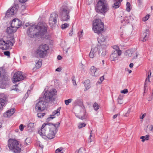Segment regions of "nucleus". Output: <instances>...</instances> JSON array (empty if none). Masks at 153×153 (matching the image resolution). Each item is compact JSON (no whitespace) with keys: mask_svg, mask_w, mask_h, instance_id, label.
<instances>
[{"mask_svg":"<svg viewBox=\"0 0 153 153\" xmlns=\"http://www.w3.org/2000/svg\"><path fill=\"white\" fill-rule=\"evenodd\" d=\"M126 10L128 11V12H129L130 11V3L128 2H127L126 3Z\"/></svg>","mask_w":153,"mask_h":153,"instance_id":"nucleus-35","label":"nucleus"},{"mask_svg":"<svg viewBox=\"0 0 153 153\" xmlns=\"http://www.w3.org/2000/svg\"><path fill=\"white\" fill-rule=\"evenodd\" d=\"M84 86L86 90L88 89L91 87L90 81L88 79L85 81L84 82Z\"/></svg>","mask_w":153,"mask_h":153,"instance_id":"nucleus-28","label":"nucleus"},{"mask_svg":"<svg viewBox=\"0 0 153 153\" xmlns=\"http://www.w3.org/2000/svg\"><path fill=\"white\" fill-rule=\"evenodd\" d=\"M118 115H119V114H116L115 115H114L113 116V118L114 119H115Z\"/></svg>","mask_w":153,"mask_h":153,"instance_id":"nucleus-58","label":"nucleus"},{"mask_svg":"<svg viewBox=\"0 0 153 153\" xmlns=\"http://www.w3.org/2000/svg\"><path fill=\"white\" fill-rule=\"evenodd\" d=\"M136 56H134L133 57V59H136L137 57V56H138V53L137 52H136Z\"/></svg>","mask_w":153,"mask_h":153,"instance_id":"nucleus-55","label":"nucleus"},{"mask_svg":"<svg viewBox=\"0 0 153 153\" xmlns=\"http://www.w3.org/2000/svg\"><path fill=\"white\" fill-rule=\"evenodd\" d=\"M8 147L15 153H21V148L18 142L15 139H10L8 140Z\"/></svg>","mask_w":153,"mask_h":153,"instance_id":"nucleus-5","label":"nucleus"},{"mask_svg":"<svg viewBox=\"0 0 153 153\" xmlns=\"http://www.w3.org/2000/svg\"><path fill=\"white\" fill-rule=\"evenodd\" d=\"M130 19V18L129 16H126L123 19L121 20V22L123 25H125L129 22Z\"/></svg>","mask_w":153,"mask_h":153,"instance_id":"nucleus-24","label":"nucleus"},{"mask_svg":"<svg viewBox=\"0 0 153 153\" xmlns=\"http://www.w3.org/2000/svg\"><path fill=\"white\" fill-rule=\"evenodd\" d=\"M51 123H44L43 124L40 130L38 131V133L41 136H46L47 133V128H49Z\"/></svg>","mask_w":153,"mask_h":153,"instance_id":"nucleus-11","label":"nucleus"},{"mask_svg":"<svg viewBox=\"0 0 153 153\" xmlns=\"http://www.w3.org/2000/svg\"><path fill=\"white\" fill-rule=\"evenodd\" d=\"M17 30L22 24V22L17 19H13L11 24Z\"/></svg>","mask_w":153,"mask_h":153,"instance_id":"nucleus-19","label":"nucleus"},{"mask_svg":"<svg viewBox=\"0 0 153 153\" xmlns=\"http://www.w3.org/2000/svg\"><path fill=\"white\" fill-rule=\"evenodd\" d=\"M149 16L150 15L149 14L147 15L145 17L143 18V21L144 22L146 21L149 18Z\"/></svg>","mask_w":153,"mask_h":153,"instance_id":"nucleus-42","label":"nucleus"},{"mask_svg":"<svg viewBox=\"0 0 153 153\" xmlns=\"http://www.w3.org/2000/svg\"><path fill=\"white\" fill-rule=\"evenodd\" d=\"M133 66H134V64L132 63H131L129 65V67L131 68H132L133 67Z\"/></svg>","mask_w":153,"mask_h":153,"instance_id":"nucleus-62","label":"nucleus"},{"mask_svg":"<svg viewBox=\"0 0 153 153\" xmlns=\"http://www.w3.org/2000/svg\"><path fill=\"white\" fill-rule=\"evenodd\" d=\"M149 135H147L145 136H142L140 137V139H142V141L144 142L145 140H147L149 139Z\"/></svg>","mask_w":153,"mask_h":153,"instance_id":"nucleus-33","label":"nucleus"},{"mask_svg":"<svg viewBox=\"0 0 153 153\" xmlns=\"http://www.w3.org/2000/svg\"><path fill=\"white\" fill-rule=\"evenodd\" d=\"M93 30L95 33H101L104 30V24L100 19H95L93 21Z\"/></svg>","mask_w":153,"mask_h":153,"instance_id":"nucleus-6","label":"nucleus"},{"mask_svg":"<svg viewBox=\"0 0 153 153\" xmlns=\"http://www.w3.org/2000/svg\"><path fill=\"white\" fill-rule=\"evenodd\" d=\"M45 113H39L37 114V116L39 118H42L45 115Z\"/></svg>","mask_w":153,"mask_h":153,"instance_id":"nucleus-41","label":"nucleus"},{"mask_svg":"<svg viewBox=\"0 0 153 153\" xmlns=\"http://www.w3.org/2000/svg\"><path fill=\"white\" fill-rule=\"evenodd\" d=\"M24 79V76L22 72L18 71L14 74L13 76V83L21 81Z\"/></svg>","mask_w":153,"mask_h":153,"instance_id":"nucleus-13","label":"nucleus"},{"mask_svg":"<svg viewBox=\"0 0 153 153\" xmlns=\"http://www.w3.org/2000/svg\"><path fill=\"white\" fill-rule=\"evenodd\" d=\"M72 10V7L69 6L67 3H65L62 5L59 10L69 13Z\"/></svg>","mask_w":153,"mask_h":153,"instance_id":"nucleus-16","label":"nucleus"},{"mask_svg":"<svg viewBox=\"0 0 153 153\" xmlns=\"http://www.w3.org/2000/svg\"><path fill=\"white\" fill-rule=\"evenodd\" d=\"M18 6L17 4L14 5L10 9H8L6 13L5 16L10 17L14 13H16L17 11Z\"/></svg>","mask_w":153,"mask_h":153,"instance_id":"nucleus-12","label":"nucleus"},{"mask_svg":"<svg viewBox=\"0 0 153 153\" xmlns=\"http://www.w3.org/2000/svg\"><path fill=\"white\" fill-rule=\"evenodd\" d=\"M62 57L60 56V55H58L57 56V59L58 60H60L62 59Z\"/></svg>","mask_w":153,"mask_h":153,"instance_id":"nucleus-61","label":"nucleus"},{"mask_svg":"<svg viewBox=\"0 0 153 153\" xmlns=\"http://www.w3.org/2000/svg\"><path fill=\"white\" fill-rule=\"evenodd\" d=\"M92 131L91 130L90 133V136L89 138V142H91L93 140H94V134L92 133Z\"/></svg>","mask_w":153,"mask_h":153,"instance_id":"nucleus-32","label":"nucleus"},{"mask_svg":"<svg viewBox=\"0 0 153 153\" xmlns=\"http://www.w3.org/2000/svg\"><path fill=\"white\" fill-rule=\"evenodd\" d=\"M73 84L74 85H76V80H74V81H72Z\"/></svg>","mask_w":153,"mask_h":153,"instance_id":"nucleus-63","label":"nucleus"},{"mask_svg":"<svg viewBox=\"0 0 153 153\" xmlns=\"http://www.w3.org/2000/svg\"><path fill=\"white\" fill-rule=\"evenodd\" d=\"M72 100L71 99H69L65 101V103L66 105H68L69 103H71Z\"/></svg>","mask_w":153,"mask_h":153,"instance_id":"nucleus-38","label":"nucleus"},{"mask_svg":"<svg viewBox=\"0 0 153 153\" xmlns=\"http://www.w3.org/2000/svg\"><path fill=\"white\" fill-rule=\"evenodd\" d=\"M122 53L121 51H119L118 52L117 51H112L111 54L110 59L111 61H115L118 59L119 56L121 55Z\"/></svg>","mask_w":153,"mask_h":153,"instance_id":"nucleus-14","label":"nucleus"},{"mask_svg":"<svg viewBox=\"0 0 153 153\" xmlns=\"http://www.w3.org/2000/svg\"><path fill=\"white\" fill-rule=\"evenodd\" d=\"M69 26V24L66 23L62 25L61 28L62 29H65L67 27H68Z\"/></svg>","mask_w":153,"mask_h":153,"instance_id":"nucleus-37","label":"nucleus"},{"mask_svg":"<svg viewBox=\"0 0 153 153\" xmlns=\"http://www.w3.org/2000/svg\"><path fill=\"white\" fill-rule=\"evenodd\" d=\"M59 14L62 21H67L70 18L69 13L59 10Z\"/></svg>","mask_w":153,"mask_h":153,"instance_id":"nucleus-15","label":"nucleus"},{"mask_svg":"<svg viewBox=\"0 0 153 153\" xmlns=\"http://www.w3.org/2000/svg\"><path fill=\"white\" fill-rule=\"evenodd\" d=\"M105 48L106 47L105 46L102 47L101 51H100V52H101V55L102 56H104L106 55V52L105 50Z\"/></svg>","mask_w":153,"mask_h":153,"instance_id":"nucleus-31","label":"nucleus"},{"mask_svg":"<svg viewBox=\"0 0 153 153\" xmlns=\"http://www.w3.org/2000/svg\"><path fill=\"white\" fill-rule=\"evenodd\" d=\"M121 92L123 94H126L128 92V89H124V90H122L121 91Z\"/></svg>","mask_w":153,"mask_h":153,"instance_id":"nucleus-48","label":"nucleus"},{"mask_svg":"<svg viewBox=\"0 0 153 153\" xmlns=\"http://www.w3.org/2000/svg\"><path fill=\"white\" fill-rule=\"evenodd\" d=\"M134 53V52L133 49H129L125 51V55L126 56H131Z\"/></svg>","mask_w":153,"mask_h":153,"instance_id":"nucleus-27","label":"nucleus"},{"mask_svg":"<svg viewBox=\"0 0 153 153\" xmlns=\"http://www.w3.org/2000/svg\"><path fill=\"white\" fill-rule=\"evenodd\" d=\"M146 114L145 113L141 117H140L141 119H143L146 116Z\"/></svg>","mask_w":153,"mask_h":153,"instance_id":"nucleus-59","label":"nucleus"},{"mask_svg":"<svg viewBox=\"0 0 153 153\" xmlns=\"http://www.w3.org/2000/svg\"><path fill=\"white\" fill-rule=\"evenodd\" d=\"M61 109V107L58 108L56 110H55L53 112L52 114L50 116V117L47 119V121L49 122L53 119L55 118V117L54 116L55 115L58 116L60 114V111Z\"/></svg>","mask_w":153,"mask_h":153,"instance_id":"nucleus-18","label":"nucleus"},{"mask_svg":"<svg viewBox=\"0 0 153 153\" xmlns=\"http://www.w3.org/2000/svg\"><path fill=\"white\" fill-rule=\"evenodd\" d=\"M86 124L84 123H80L78 126V127L79 128H81L83 127H85L86 126Z\"/></svg>","mask_w":153,"mask_h":153,"instance_id":"nucleus-39","label":"nucleus"},{"mask_svg":"<svg viewBox=\"0 0 153 153\" xmlns=\"http://www.w3.org/2000/svg\"><path fill=\"white\" fill-rule=\"evenodd\" d=\"M104 79V76H101L100 78V81H98V82L100 83H101L102 82L103 80Z\"/></svg>","mask_w":153,"mask_h":153,"instance_id":"nucleus-47","label":"nucleus"},{"mask_svg":"<svg viewBox=\"0 0 153 153\" xmlns=\"http://www.w3.org/2000/svg\"><path fill=\"white\" fill-rule=\"evenodd\" d=\"M93 107L94 109L96 111H97L99 108V106L97 104L96 102H95L93 105Z\"/></svg>","mask_w":153,"mask_h":153,"instance_id":"nucleus-36","label":"nucleus"},{"mask_svg":"<svg viewBox=\"0 0 153 153\" xmlns=\"http://www.w3.org/2000/svg\"><path fill=\"white\" fill-rule=\"evenodd\" d=\"M27 0H19V1L21 3H24Z\"/></svg>","mask_w":153,"mask_h":153,"instance_id":"nucleus-56","label":"nucleus"},{"mask_svg":"<svg viewBox=\"0 0 153 153\" xmlns=\"http://www.w3.org/2000/svg\"><path fill=\"white\" fill-rule=\"evenodd\" d=\"M62 150V148H59L56 149L55 151L56 153H58L60 152Z\"/></svg>","mask_w":153,"mask_h":153,"instance_id":"nucleus-49","label":"nucleus"},{"mask_svg":"<svg viewBox=\"0 0 153 153\" xmlns=\"http://www.w3.org/2000/svg\"><path fill=\"white\" fill-rule=\"evenodd\" d=\"M58 18V14L55 13H53L50 15L49 19V23L52 28L55 27L57 24V20Z\"/></svg>","mask_w":153,"mask_h":153,"instance_id":"nucleus-9","label":"nucleus"},{"mask_svg":"<svg viewBox=\"0 0 153 153\" xmlns=\"http://www.w3.org/2000/svg\"><path fill=\"white\" fill-rule=\"evenodd\" d=\"M78 109L80 110V112L75 115L76 117L82 120L86 119L87 115L84 108L83 107L79 106Z\"/></svg>","mask_w":153,"mask_h":153,"instance_id":"nucleus-10","label":"nucleus"},{"mask_svg":"<svg viewBox=\"0 0 153 153\" xmlns=\"http://www.w3.org/2000/svg\"><path fill=\"white\" fill-rule=\"evenodd\" d=\"M16 28H14L11 24V26L7 27L6 31L8 34H10L14 33L16 31Z\"/></svg>","mask_w":153,"mask_h":153,"instance_id":"nucleus-23","label":"nucleus"},{"mask_svg":"<svg viewBox=\"0 0 153 153\" xmlns=\"http://www.w3.org/2000/svg\"><path fill=\"white\" fill-rule=\"evenodd\" d=\"M34 126V123H30L28 125V128H32Z\"/></svg>","mask_w":153,"mask_h":153,"instance_id":"nucleus-44","label":"nucleus"},{"mask_svg":"<svg viewBox=\"0 0 153 153\" xmlns=\"http://www.w3.org/2000/svg\"><path fill=\"white\" fill-rule=\"evenodd\" d=\"M84 149L83 148H80L78 152L76 151L75 153H83V151H84Z\"/></svg>","mask_w":153,"mask_h":153,"instance_id":"nucleus-46","label":"nucleus"},{"mask_svg":"<svg viewBox=\"0 0 153 153\" xmlns=\"http://www.w3.org/2000/svg\"><path fill=\"white\" fill-rule=\"evenodd\" d=\"M56 91L55 89H52L50 91H46L43 95L44 101L41 100L38 102L35 106V109L37 111L40 112L44 110L48 106V103H51L55 100Z\"/></svg>","mask_w":153,"mask_h":153,"instance_id":"nucleus-1","label":"nucleus"},{"mask_svg":"<svg viewBox=\"0 0 153 153\" xmlns=\"http://www.w3.org/2000/svg\"><path fill=\"white\" fill-rule=\"evenodd\" d=\"M18 86V85H15L13 86V88L12 90H14L16 91L17 92H18L19 91V90L16 88V86Z\"/></svg>","mask_w":153,"mask_h":153,"instance_id":"nucleus-43","label":"nucleus"},{"mask_svg":"<svg viewBox=\"0 0 153 153\" xmlns=\"http://www.w3.org/2000/svg\"><path fill=\"white\" fill-rule=\"evenodd\" d=\"M1 97L0 98V110L2 108L4 105L5 102L7 100V95L4 93H1L0 95Z\"/></svg>","mask_w":153,"mask_h":153,"instance_id":"nucleus-17","label":"nucleus"},{"mask_svg":"<svg viewBox=\"0 0 153 153\" xmlns=\"http://www.w3.org/2000/svg\"><path fill=\"white\" fill-rule=\"evenodd\" d=\"M42 60L40 59L36 62V66L37 68H39L41 67L42 65Z\"/></svg>","mask_w":153,"mask_h":153,"instance_id":"nucleus-30","label":"nucleus"},{"mask_svg":"<svg viewBox=\"0 0 153 153\" xmlns=\"http://www.w3.org/2000/svg\"><path fill=\"white\" fill-rule=\"evenodd\" d=\"M149 34V29H146L145 32L143 33V35L144 37L143 38L142 41L143 42H145L148 39Z\"/></svg>","mask_w":153,"mask_h":153,"instance_id":"nucleus-25","label":"nucleus"},{"mask_svg":"<svg viewBox=\"0 0 153 153\" xmlns=\"http://www.w3.org/2000/svg\"><path fill=\"white\" fill-rule=\"evenodd\" d=\"M98 51L97 47L92 48L89 54V56L91 58H93L96 55Z\"/></svg>","mask_w":153,"mask_h":153,"instance_id":"nucleus-20","label":"nucleus"},{"mask_svg":"<svg viewBox=\"0 0 153 153\" xmlns=\"http://www.w3.org/2000/svg\"><path fill=\"white\" fill-rule=\"evenodd\" d=\"M112 48L113 49V50L112 51H117L118 52L119 51H121L120 49L118 47V46L117 45H114L112 47Z\"/></svg>","mask_w":153,"mask_h":153,"instance_id":"nucleus-34","label":"nucleus"},{"mask_svg":"<svg viewBox=\"0 0 153 153\" xmlns=\"http://www.w3.org/2000/svg\"><path fill=\"white\" fill-rule=\"evenodd\" d=\"M60 124L59 123H57L56 124L51 123V125L49 128V131L46 136L48 138L51 139L54 137L56 132V130Z\"/></svg>","mask_w":153,"mask_h":153,"instance_id":"nucleus-7","label":"nucleus"},{"mask_svg":"<svg viewBox=\"0 0 153 153\" xmlns=\"http://www.w3.org/2000/svg\"><path fill=\"white\" fill-rule=\"evenodd\" d=\"M15 112V109L12 108L7 111L6 113L3 114V116L5 117H10Z\"/></svg>","mask_w":153,"mask_h":153,"instance_id":"nucleus-22","label":"nucleus"},{"mask_svg":"<svg viewBox=\"0 0 153 153\" xmlns=\"http://www.w3.org/2000/svg\"><path fill=\"white\" fill-rule=\"evenodd\" d=\"M82 31L80 32H79L78 33V36H79V38H81L82 36Z\"/></svg>","mask_w":153,"mask_h":153,"instance_id":"nucleus-52","label":"nucleus"},{"mask_svg":"<svg viewBox=\"0 0 153 153\" xmlns=\"http://www.w3.org/2000/svg\"><path fill=\"white\" fill-rule=\"evenodd\" d=\"M118 99H119V100H123V97L122 96H119L118 98Z\"/></svg>","mask_w":153,"mask_h":153,"instance_id":"nucleus-64","label":"nucleus"},{"mask_svg":"<svg viewBox=\"0 0 153 153\" xmlns=\"http://www.w3.org/2000/svg\"><path fill=\"white\" fill-rule=\"evenodd\" d=\"M123 0H115L113 7L115 9L119 8L121 5V2Z\"/></svg>","mask_w":153,"mask_h":153,"instance_id":"nucleus-26","label":"nucleus"},{"mask_svg":"<svg viewBox=\"0 0 153 153\" xmlns=\"http://www.w3.org/2000/svg\"><path fill=\"white\" fill-rule=\"evenodd\" d=\"M4 55L5 56H10V53L9 51H4Z\"/></svg>","mask_w":153,"mask_h":153,"instance_id":"nucleus-45","label":"nucleus"},{"mask_svg":"<svg viewBox=\"0 0 153 153\" xmlns=\"http://www.w3.org/2000/svg\"><path fill=\"white\" fill-rule=\"evenodd\" d=\"M105 36L102 34L100 35L98 39V41L99 42H103L105 41Z\"/></svg>","mask_w":153,"mask_h":153,"instance_id":"nucleus-29","label":"nucleus"},{"mask_svg":"<svg viewBox=\"0 0 153 153\" xmlns=\"http://www.w3.org/2000/svg\"><path fill=\"white\" fill-rule=\"evenodd\" d=\"M149 73H150V74H148V76L147 77L149 78H149H150L151 77V71H149Z\"/></svg>","mask_w":153,"mask_h":153,"instance_id":"nucleus-60","label":"nucleus"},{"mask_svg":"<svg viewBox=\"0 0 153 153\" xmlns=\"http://www.w3.org/2000/svg\"><path fill=\"white\" fill-rule=\"evenodd\" d=\"M149 82H150L149 79V78H148L147 77L145 80L144 84H146L148 85V83Z\"/></svg>","mask_w":153,"mask_h":153,"instance_id":"nucleus-50","label":"nucleus"},{"mask_svg":"<svg viewBox=\"0 0 153 153\" xmlns=\"http://www.w3.org/2000/svg\"><path fill=\"white\" fill-rule=\"evenodd\" d=\"M148 85L146 84H144V93H145V91L146 89V88L148 87Z\"/></svg>","mask_w":153,"mask_h":153,"instance_id":"nucleus-53","label":"nucleus"},{"mask_svg":"<svg viewBox=\"0 0 153 153\" xmlns=\"http://www.w3.org/2000/svg\"><path fill=\"white\" fill-rule=\"evenodd\" d=\"M49 49V47L45 44L40 45L36 51L37 55L40 57L42 58L45 57L47 54V51Z\"/></svg>","mask_w":153,"mask_h":153,"instance_id":"nucleus-8","label":"nucleus"},{"mask_svg":"<svg viewBox=\"0 0 153 153\" xmlns=\"http://www.w3.org/2000/svg\"><path fill=\"white\" fill-rule=\"evenodd\" d=\"M31 142L30 139V138H27L25 140V143L27 145H28V143H30Z\"/></svg>","mask_w":153,"mask_h":153,"instance_id":"nucleus-40","label":"nucleus"},{"mask_svg":"<svg viewBox=\"0 0 153 153\" xmlns=\"http://www.w3.org/2000/svg\"><path fill=\"white\" fill-rule=\"evenodd\" d=\"M48 26L46 23L39 22L36 25H32L27 30V34L30 38H34L43 35L47 32Z\"/></svg>","mask_w":153,"mask_h":153,"instance_id":"nucleus-2","label":"nucleus"},{"mask_svg":"<svg viewBox=\"0 0 153 153\" xmlns=\"http://www.w3.org/2000/svg\"><path fill=\"white\" fill-rule=\"evenodd\" d=\"M19 129L21 131H22L23 130L24 127V125L23 124H21L19 126Z\"/></svg>","mask_w":153,"mask_h":153,"instance_id":"nucleus-51","label":"nucleus"},{"mask_svg":"<svg viewBox=\"0 0 153 153\" xmlns=\"http://www.w3.org/2000/svg\"><path fill=\"white\" fill-rule=\"evenodd\" d=\"M90 70L92 76H97L99 75V69H97L94 66H92Z\"/></svg>","mask_w":153,"mask_h":153,"instance_id":"nucleus-21","label":"nucleus"},{"mask_svg":"<svg viewBox=\"0 0 153 153\" xmlns=\"http://www.w3.org/2000/svg\"><path fill=\"white\" fill-rule=\"evenodd\" d=\"M117 102L119 104H122L123 103V100H119V99H117Z\"/></svg>","mask_w":153,"mask_h":153,"instance_id":"nucleus-54","label":"nucleus"},{"mask_svg":"<svg viewBox=\"0 0 153 153\" xmlns=\"http://www.w3.org/2000/svg\"><path fill=\"white\" fill-rule=\"evenodd\" d=\"M96 12L98 13H105L109 9V7L105 0H99L95 6Z\"/></svg>","mask_w":153,"mask_h":153,"instance_id":"nucleus-4","label":"nucleus"},{"mask_svg":"<svg viewBox=\"0 0 153 153\" xmlns=\"http://www.w3.org/2000/svg\"><path fill=\"white\" fill-rule=\"evenodd\" d=\"M61 70V69L60 68H58L56 69V71L60 72Z\"/></svg>","mask_w":153,"mask_h":153,"instance_id":"nucleus-57","label":"nucleus"},{"mask_svg":"<svg viewBox=\"0 0 153 153\" xmlns=\"http://www.w3.org/2000/svg\"><path fill=\"white\" fill-rule=\"evenodd\" d=\"M15 40L13 36H8L0 40V48L2 50L11 49Z\"/></svg>","mask_w":153,"mask_h":153,"instance_id":"nucleus-3","label":"nucleus"}]
</instances>
